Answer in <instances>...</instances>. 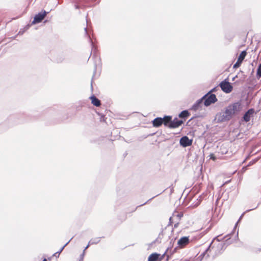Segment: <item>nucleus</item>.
<instances>
[{"label": "nucleus", "mask_w": 261, "mask_h": 261, "mask_svg": "<svg viewBox=\"0 0 261 261\" xmlns=\"http://www.w3.org/2000/svg\"><path fill=\"white\" fill-rule=\"evenodd\" d=\"M254 113V110L252 109H249L247 112L245 113L243 116V119L245 122H248L250 120L251 116Z\"/></svg>", "instance_id": "obj_12"}, {"label": "nucleus", "mask_w": 261, "mask_h": 261, "mask_svg": "<svg viewBox=\"0 0 261 261\" xmlns=\"http://www.w3.org/2000/svg\"><path fill=\"white\" fill-rule=\"evenodd\" d=\"M152 125L155 127H159L163 124L162 118L157 117L152 122Z\"/></svg>", "instance_id": "obj_13"}, {"label": "nucleus", "mask_w": 261, "mask_h": 261, "mask_svg": "<svg viewBox=\"0 0 261 261\" xmlns=\"http://www.w3.org/2000/svg\"><path fill=\"white\" fill-rule=\"evenodd\" d=\"M257 75L259 77H261V63L259 64L257 70Z\"/></svg>", "instance_id": "obj_18"}, {"label": "nucleus", "mask_w": 261, "mask_h": 261, "mask_svg": "<svg viewBox=\"0 0 261 261\" xmlns=\"http://www.w3.org/2000/svg\"><path fill=\"white\" fill-rule=\"evenodd\" d=\"M189 243V239L188 237H184L181 238L178 241V245L180 246V248H184L186 246H187Z\"/></svg>", "instance_id": "obj_10"}, {"label": "nucleus", "mask_w": 261, "mask_h": 261, "mask_svg": "<svg viewBox=\"0 0 261 261\" xmlns=\"http://www.w3.org/2000/svg\"><path fill=\"white\" fill-rule=\"evenodd\" d=\"M43 261H47V259L46 258H44Z\"/></svg>", "instance_id": "obj_25"}, {"label": "nucleus", "mask_w": 261, "mask_h": 261, "mask_svg": "<svg viewBox=\"0 0 261 261\" xmlns=\"http://www.w3.org/2000/svg\"><path fill=\"white\" fill-rule=\"evenodd\" d=\"M63 248H64V247H62V248L61 249V250H60V252H59V254H60V253L62 251V250H63Z\"/></svg>", "instance_id": "obj_21"}, {"label": "nucleus", "mask_w": 261, "mask_h": 261, "mask_svg": "<svg viewBox=\"0 0 261 261\" xmlns=\"http://www.w3.org/2000/svg\"><path fill=\"white\" fill-rule=\"evenodd\" d=\"M207 96L205 98L203 99L204 104L205 106H208L212 103H215L217 100V98L214 94H211L208 95V93L206 94Z\"/></svg>", "instance_id": "obj_3"}, {"label": "nucleus", "mask_w": 261, "mask_h": 261, "mask_svg": "<svg viewBox=\"0 0 261 261\" xmlns=\"http://www.w3.org/2000/svg\"><path fill=\"white\" fill-rule=\"evenodd\" d=\"M46 12L44 11H42L38 14L36 15L34 17V20L33 21V23H39L46 16Z\"/></svg>", "instance_id": "obj_9"}, {"label": "nucleus", "mask_w": 261, "mask_h": 261, "mask_svg": "<svg viewBox=\"0 0 261 261\" xmlns=\"http://www.w3.org/2000/svg\"><path fill=\"white\" fill-rule=\"evenodd\" d=\"M88 247H89V245H88L86 247V248H85L84 251H85L86 249H87L88 248Z\"/></svg>", "instance_id": "obj_22"}, {"label": "nucleus", "mask_w": 261, "mask_h": 261, "mask_svg": "<svg viewBox=\"0 0 261 261\" xmlns=\"http://www.w3.org/2000/svg\"><path fill=\"white\" fill-rule=\"evenodd\" d=\"M235 114L241 110V104L239 102H236L229 106Z\"/></svg>", "instance_id": "obj_11"}, {"label": "nucleus", "mask_w": 261, "mask_h": 261, "mask_svg": "<svg viewBox=\"0 0 261 261\" xmlns=\"http://www.w3.org/2000/svg\"><path fill=\"white\" fill-rule=\"evenodd\" d=\"M233 115H234V114L233 113L232 110L228 106L226 108V109L224 112V113L223 115V118L222 119V120H230V119L232 117V116Z\"/></svg>", "instance_id": "obj_6"}, {"label": "nucleus", "mask_w": 261, "mask_h": 261, "mask_svg": "<svg viewBox=\"0 0 261 261\" xmlns=\"http://www.w3.org/2000/svg\"><path fill=\"white\" fill-rule=\"evenodd\" d=\"M184 121L182 120H178L177 118H175L173 120H171V123L168 125V127L170 128H177L180 126Z\"/></svg>", "instance_id": "obj_7"}, {"label": "nucleus", "mask_w": 261, "mask_h": 261, "mask_svg": "<svg viewBox=\"0 0 261 261\" xmlns=\"http://www.w3.org/2000/svg\"><path fill=\"white\" fill-rule=\"evenodd\" d=\"M171 119L172 117L170 116H164V118H162L163 124H164L165 126L168 127L170 123H171Z\"/></svg>", "instance_id": "obj_15"}, {"label": "nucleus", "mask_w": 261, "mask_h": 261, "mask_svg": "<svg viewBox=\"0 0 261 261\" xmlns=\"http://www.w3.org/2000/svg\"><path fill=\"white\" fill-rule=\"evenodd\" d=\"M83 256H84V253L82 255L80 261H83Z\"/></svg>", "instance_id": "obj_19"}, {"label": "nucleus", "mask_w": 261, "mask_h": 261, "mask_svg": "<svg viewBox=\"0 0 261 261\" xmlns=\"http://www.w3.org/2000/svg\"><path fill=\"white\" fill-rule=\"evenodd\" d=\"M220 87L221 89L225 93H229L232 90L233 87L231 85L230 83L226 80L222 81L220 84Z\"/></svg>", "instance_id": "obj_2"}, {"label": "nucleus", "mask_w": 261, "mask_h": 261, "mask_svg": "<svg viewBox=\"0 0 261 261\" xmlns=\"http://www.w3.org/2000/svg\"><path fill=\"white\" fill-rule=\"evenodd\" d=\"M246 55H247V53L246 51H243L241 53V54H240V55L239 56V58L238 59L237 62L234 64V65L233 66V68H238L241 66V65L243 61L244 60L245 57H246Z\"/></svg>", "instance_id": "obj_5"}, {"label": "nucleus", "mask_w": 261, "mask_h": 261, "mask_svg": "<svg viewBox=\"0 0 261 261\" xmlns=\"http://www.w3.org/2000/svg\"><path fill=\"white\" fill-rule=\"evenodd\" d=\"M165 253L163 255L157 253H151L148 258V261H162L165 257Z\"/></svg>", "instance_id": "obj_4"}, {"label": "nucleus", "mask_w": 261, "mask_h": 261, "mask_svg": "<svg viewBox=\"0 0 261 261\" xmlns=\"http://www.w3.org/2000/svg\"><path fill=\"white\" fill-rule=\"evenodd\" d=\"M90 100H91V103L92 105L96 107H99L101 105V102L100 100H99L97 98H96L95 96L93 95L90 97Z\"/></svg>", "instance_id": "obj_14"}, {"label": "nucleus", "mask_w": 261, "mask_h": 261, "mask_svg": "<svg viewBox=\"0 0 261 261\" xmlns=\"http://www.w3.org/2000/svg\"><path fill=\"white\" fill-rule=\"evenodd\" d=\"M58 253H59V252H56L54 254V255L55 256H56V255H58Z\"/></svg>", "instance_id": "obj_23"}, {"label": "nucleus", "mask_w": 261, "mask_h": 261, "mask_svg": "<svg viewBox=\"0 0 261 261\" xmlns=\"http://www.w3.org/2000/svg\"><path fill=\"white\" fill-rule=\"evenodd\" d=\"M177 216L179 217V218H180L182 216V214H178L177 215Z\"/></svg>", "instance_id": "obj_20"}, {"label": "nucleus", "mask_w": 261, "mask_h": 261, "mask_svg": "<svg viewBox=\"0 0 261 261\" xmlns=\"http://www.w3.org/2000/svg\"><path fill=\"white\" fill-rule=\"evenodd\" d=\"M190 116V113L187 110L182 111L179 115V117L181 118H187Z\"/></svg>", "instance_id": "obj_17"}, {"label": "nucleus", "mask_w": 261, "mask_h": 261, "mask_svg": "<svg viewBox=\"0 0 261 261\" xmlns=\"http://www.w3.org/2000/svg\"><path fill=\"white\" fill-rule=\"evenodd\" d=\"M192 142V140L189 139L187 136L182 137L180 140V145L185 147L191 146Z\"/></svg>", "instance_id": "obj_8"}, {"label": "nucleus", "mask_w": 261, "mask_h": 261, "mask_svg": "<svg viewBox=\"0 0 261 261\" xmlns=\"http://www.w3.org/2000/svg\"><path fill=\"white\" fill-rule=\"evenodd\" d=\"M207 96V95H204L201 99L198 100L193 106V107H192V109L194 110H197L199 107V105L201 104V102L203 100V99L205 98Z\"/></svg>", "instance_id": "obj_16"}, {"label": "nucleus", "mask_w": 261, "mask_h": 261, "mask_svg": "<svg viewBox=\"0 0 261 261\" xmlns=\"http://www.w3.org/2000/svg\"><path fill=\"white\" fill-rule=\"evenodd\" d=\"M211 247L215 251L216 254H221L226 248V245L222 242H218L217 244L211 245Z\"/></svg>", "instance_id": "obj_1"}, {"label": "nucleus", "mask_w": 261, "mask_h": 261, "mask_svg": "<svg viewBox=\"0 0 261 261\" xmlns=\"http://www.w3.org/2000/svg\"><path fill=\"white\" fill-rule=\"evenodd\" d=\"M215 91V89L214 88V89H212V90L211 91V92H213V91Z\"/></svg>", "instance_id": "obj_24"}]
</instances>
